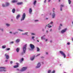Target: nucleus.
<instances>
[{
  "mask_svg": "<svg viewBox=\"0 0 73 73\" xmlns=\"http://www.w3.org/2000/svg\"><path fill=\"white\" fill-rule=\"evenodd\" d=\"M27 44H26L23 47V52H22L21 54L22 55H23V54H24L26 52V50L27 49Z\"/></svg>",
  "mask_w": 73,
  "mask_h": 73,
  "instance_id": "1",
  "label": "nucleus"
},
{
  "mask_svg": "<svg viewBox=\"0 0 73 73\" xmlns=\"http://www.w3.org/2000/svg\"><path fill=\"white\" fill-rule=\"evenodd\" d=\"M4 69H5V67H0V72H6L7 70Z\"/></svg>",
  "mask_w": 73,
  "mask_h": 73,
  "instance_id": "2",
  "label": "nucleus"
},
{
  "mask_svg": "<svg viewBox=\"0 0 73 73\" xmlns=\"http://www.w3.org/2000/svg\"><path fill=\"white\" fill-rule=\"evenodd\" d=\"M28 67H23L22 68V69L19 70L20 72H23V71H25L27 69Z\"/></svg>",
  "mask_w": 73,
  "mask_h": 73,
  "instance_id": "3",
  "label": "nucleus"
},
{
  "mask_svg": "<svg viewBox=\"0 0 73 73\" xmlns=\"http://www.w3.org/2000/svg\"><path fill=\"white\" fill-rule=\"evenodd\" d=\"M60 54H61L64 57V58H65L66 57V55L62 51H60L59 52Z\"/></svg>",
  "mask_w": 73,
  "mask_h": 73,
  "instance_id": "4",
  "label": "nucleus"
},
{
  "mask_svg": "<svg viewBox=\"0 0 73 73\" xmlns=\"http://www.w3.org/2000/svg\"><path fill=\"white\" fill-rule=\"evenodd\" d=\"M25 13H23L22 15V16L21 18V21H23V20H24V19H25Z\"/></svg>",
  "mask_w": 73,
  "mask_h": 73,
  "instance_id": "5",
  "label": "nucleus"
},
{
  "mask_svg": "<svg viewBox=\"0 0 73 73\" xmlns=\"http://www.w3.org/2000/svg\"><path fill=\"white\" fill-rule=\"evenodd\" d=\"M66 31H67V28H65L63 30H62L61 31V33H62V34H64V33H65L66 32Z\"/></svg>",
  "mask_w": 73,
  "mask_h": 73,
  "instance_id": "6",
  "label": "nucleus"
},
{
  "mask_svg": "<svg viewBox=\"0 0 73 73\" xmlns=\"http://www.w3.org/2000/svg\"><path fill=\"white\" fill-rule=\"evenodd\" d=\"M41 66V63L39 62L37 64V65L36 67V68H38L40 67Z\"/></svg>",
  "mask_w": 73,
  "mask_h": 73,
  "instance_id": "7",
  "label": "nucleus"
},
{
  "mask_svg": "<svg viewBox=\"0 0 73 73\" xmlns=\"http://www.w3.org/2000/svg\"><path fill=\"white\" fill-rule=\"evenodd\" d=\"M30 47L32 50L35 48V46H34V45L32 44H30Z\"/></svg>",
  "mask_w": 73,
  "mask_h": 73,
  "instance_id": "8",
  "label": "nucleus"
},
{
  "mask_svg": "<svg viewBox=\"0 0 73 73\" xmlns=\"http://www.w3.org/2000/svg\"><path fill=\"white\" fill-rule=\"evenodd\" d=\"M5 57L7 59H8V58H9V55H8L7 54V53L5 54Z\"/></svg>",
  "mask_w": 73,
  "mask_h": 73,
  "instance_id": "9",
  "label": "nucleus"
},
{
  "mask_svg": "<svg viewBox=\"0 0 73 73\" xmlns=\"http://www.w3.org/2000/svg\"><path fill=\"white\" fill-rule=\"evenodd\" d=\"M55 16H56V14H55V13H53L52 15V19H54Z\"/></svg>",
  "mask_w": 73,
  "mask_h": 73,
  "instance_id": "10",
  "label": "nucleus"
},
{
  "mask_svg": "<svg viewBox=\"0 0 73 73\" xmlns=\"http://www.w3.org/2000/svg\"><path fill=\"white\" fill-rule=\"evenodd\" d=\"M29 13L31 14L32 12V9L31 8H30L29 9Z\"/></svg>",
  "mask_w": 73,
  "mask_h": 73,
  "instance_id": "11",
  "label": "nucleus"
},
{
  "mask_svg": "<svg viewBox=\"0 0 73 73\" xmlns=\"http://www.w3.org/2000/svg\"><path fill=\"white\" fill-rule=\"evenodd\" d=\"M10 4H9V3L8 2H6L5 3V5L6 7H7V6H9V5Z\"/></svg>",
  "mask_w": 73,
  "mask_h": 73,
  "instance_id": "12",
  "label": "nucleus"
},
{
  "mask_svg": "<svg viewBox=\"0 0 73 73\" xmlns=\"http://www.w3.org/2000/svg\"><path fill=\"white\" fill-rule=\"evenodd\" d=\"M45 36V35H44L43 36L41 37V38L42 40H45V38L44 37Z\"/></svg>",
  "mask_w": 73,
  "mask_h": 73,
  "instance_id": "13",
  "label": "nucleus"
},
{
  "mask_svg": "<svg viewBox=\"0 0 73 73\" xmlns=\"http://www.w3.org/2000/svg\"><path fill=\"white\" fill-rule=\"evenodd\" d=\"M35 58V56H33L30 58V60L31 61H33Z\"/></svg>",
  "mask_w": 73,
  "mask_h": 73,
  "instance_id": "14",
  "label": "nucleus"
},
{
  "mask_svg": "<svg viewBox=\"0 0 73 73\" xmlns=\"http://www.w3.org/2000/svg\"><path fill=\"white\" fill-rule=\"evenodd\" d=\"M62 7H64V5H60V11H62Z\"/></svg>",
  "mask_w": 73,
  "mask_h": 73,
  "instance_id": "15",
  "label": "nucleus"
},
{
  "mask_svg": "<svg viewBox=\"0 0 73 73\" xmlns=\"http://www.w3.org/2000/svg\"><path fill=\"white\" fill-rule=\"evenodd\" d=\"M19 17H20V15H17L16 17V19H17V20H18Z\"/></svg>",
  "mask_w": 73,
  "mask_h": 73,
  "instance_id": "16",
  "label": "nucleus"
},
{
  "mask_svg": "<svg viewBox=\"0 0 73 73\" xmlns=\"http://www.w3.org/2000/svg\"><path fill=\"white\" fill-rule=\"evenodd\" d=\"M18 5H23V2H19L17 3Z\"/></svg>",
  "mask_w": 73,
  "mask_h": 73,
  "instance_id": "17",
  "label": "nucleus"
},
{
  "mask_svg": "<svg viewBox=\"0 0 73 73\" xmlns=\"http://www.w3.org/2000/svg\"><path fill=\"white\" fill-rule=\"evenodd\" d=\"M16 50L17 52L18 53V52H19V50H20V48H17Z\"/></svg>",
  "mask_w": 73,
  "mask_h": 73,
  "instance_id": "18",
  "label": "nucleus"
},
{
  "mask_svg": "<svg viewBox=\"0 0 73 73\" xmlns=\"http://www.w3.org/2000/svg\"><path fill=\"white\" fill-rule=\"evenodd\" d=\"M49 25H50V23L48 24L47 25H46V27H49V28H51V27H52V26H50Z\"/></svg>",
  "mask_w": 73,
  "mask_h": 73,
  "instance_id": "19",
  "label": "nucleus"
},
{
  "mask_svg": "<svg viewBox=\"0 0 73 73\" xmlns=\"http://www.w3.org/2000/svg\"><path fill=\"white\" fill-rule=\"evenodd\" d=\"M23 61H24V58H22L20 60V63H22V62H23Z\"/></svg>",
  "mask_w": 73,
  "mask_h": 73,
  "instance_id": "20",
  "label": "nucleus"
},
{
  "mask_svg": "<svg viewBox=\"0 0 73 73\" xmlns=\"http://www.w3.org/2000/svg\"><path fill=\"white\" fill-rule=\"evenodd\" d=\"M17 1V0H13L12 1V3H16Z\"/></svg>",
  "mask_w": 73,
  "mask_h": 73,
  "instance_id": "21",
  "label": "nucleus"
},
{
  "mask_svg": "<svg viewBox=\"0 0 73 73\" xmlns=\"http://www.w3.org/2000/svg\"><path fill=\"white\" fill-rule=\"evenodd\" d=\"M27 34H28V33L26 32L25 33H22V35H27Z\"/></svg>",
  "mask_w": 73,
  "mask_h": 73,
  "instance_id": "22",
  "label": "nucleus"
},
{
  "mask_svg": "<svg viewBox=\"0 0 73 73\" xmlns=\"http://www.w3.org/2000/svg\"><path fill=\"white\" fill-rule=\"evenodd\" d=\"M6 48V46L4 45H3L2 46V49H5V48Z\"/></svg>",
  "mask_w": 73,
  "mask_h": 73,
  "instance_id": "23",
  "label": "nucleus"
},
{
  "mask_svg": "<svg viewBox=\"0 0 73 73\" xmlns=\"http://www.w3.org/2000/svg\"><path fill=\"white\" fill-rule=\"evenodd\" d=\"M16 42H20V39H17L16 40Z\"/></svg>",
  "mask_w": 73,
  "mask_h": 73,
  "instance_id": "24",
  "label": "nucleus"
},
{
  "mask_svg": "<svg viewBox=\"0 0 73 73\" xmlns=\"http://www.w3.org/2000/svg\"><path fill=\"white\" fill-rule=\"evenodd\" d=\"M12 12L13 13H15V9H13L12 10Z\"/></svg>",
  "mask_w": 73,
  "mask_h": 73,
  "instance_id": "25",
  "label": "nucleus"
},
{
  "mask_svg": "<svg viewBox=\"0 0 73 73\" xmlns=\"http://www.w3.org/2000/svg\"><path fill=\"white\" fill-rule=\"evenodd\" d=\"M36 1H34L33 4L34 5H36Z\"/></svg>",
  "mask_w": 73,
  "mask_h": 73,
  "instance_id": "26",
  "label": "nucleus"
},
{
  "mask_svg": "<svg viewBox=\"0 0 73 73\" xmlns=\"http://www.w3.org/2000/svg\"><path fill=\"white\" fill-rule=\"evenodd\" d=\"M19 67V65H15V66H14V68H17V67Z\"/></svg>",
  "mask_w": 73,
  "mask_h": 73,
  "instance_id": "27",
  "label": "nucleus"
},
{
  "mask_svg": "<svg viewBox=\"0 0 73 73\" xmlns=\"http://www.w3.org/2000/svg\"><path fill=\"white\" fill-rule=\"evenodd\" d=\"M6 25L7 27H9L10 26V24L8 23L6 24Z\"/></svg>",
  "mask_w": 73,
  "mask_h": 73,
  "instance_id": "28",
  "label": "nucleus"
},
{
  "mask_svg": "<svg viewBox=\"0 0 73 73\" xmlns=\"http://www.w3.org/2000/svg\"><path fill=\"white\" fill-rule=\"evenodd\" d=\"M68 2L69 4H71V1L70 0H68Z\"/></svg>",
  "mask_w": 73,
  "mask_h": 73,
  "instance_id": "29",
  "label": "nucleus"
},
{
  "mask_svg": "<svg viewBox=\"0 0 73 73\" xmlns=\"http://www.w3.org/2000/svg\"><path fill=\"white\" fill-rule=\"evenodd\" d=\"M40 50V49L38 48L37 47V52H39Z\"/></svg>",
  "mask_w": 73,
  "mask_h": 73,
  "instance_id": "30",
  "label": "nucleus"
},
{
  "mask_svg": "<svg viewBox=\"0 0 73 73\" xmlns=\"http://www.w3.org/2000/svg\"><path fill=\"white\" fill-rule=\"evenodd\" d=\"M54 10H55V8H54L52 9V11L53 13H55V11H54Z\"/></svg>",
  "mask_w": 73,
  "mask_h": 73,
  "instance_id": "31",
  "label": "nucleus"
},
{
  "mask_svg": "<svg viewBox=\"0 0 73 73\" xmlns=\"http://www.w3.org/2000/svg\"><path fill=\"white\" fill-rule=\"evenodd\" d=\"M60 29H61V27L60 26H59V28H58V30H60Z\"/></svg>",
  "mask_w": 73,
  "mask_h": 73,
  "instance_id": "32",
  "label": "nucleus"
},
{
  "mask_svg": "<svg viewBox=\"0 0 73 73\" xmlns=\"http://www.w3.org/2000/svg\"><path fill=\"white\" fill-rule=\"evenodd\" d=\"M18 31H22V32H23V31H24L21 29H18Z\"/></svg>",
  "mask_w": 73,
  "mask_h": 73,
  "instance_id": "33",
  "label": "nucleus"
},
{
  "mask_svg": "<svg viewBox=\"0 0 73 73\" xmlns=\"http://www.w3.org/2000/svg\"><path fill=\"white\" fill-rule=\"evenodd\" d=\"M10 48H7L6 49V50H10Z\"/></svg>",
  "mask_w": 73,
  "mask_h": 73,
  "instance_id": "34",
  "label": "nucleus"
},
{
  "mask_svg": "<svg viewBox=\"0 0 73 73\" xmlns=\"http://www.w3.org/2000/svg\"><path fill=\"white\" fill-rule=\"evenodd\" d=\"M48 73H51V70H48Z\"/></svg>",
  "mask_w": 73,
  "mask_h": 73,
  "instance_id": "35",
  "label": "nucleus"
},
{
  "mask_svg": "<svg viewBox=\"0 0 73 73\" xmlns=\"http://www.w3.org/2000/svg\"><path fill=\"white\" fill-rule=\"evenodd\" d=\"M2 6L3 7H6V6H5V5L4 4H3Z\"/></svg>",
  "mask_w": 73,
  "mask_h": 73,
  "instance_id": "36",
  "label": "nucleus"
},
{
  "mask_svg": "<svg viewBox=\"0 0 73 73\" xmlns=\"http://www.w3.org/2000/svg\"><path fill=\"white\" fill-rule=\"evenodd\" d=\"M40 56V54H37L36 55V57H38L39 56Z\"/></svg>",
  "mask_w": 73,
  "mask_h": 73,
  "instance_id": "37",
  "label": "nucleus"
},
{
  "mask_svg": "<svg viewBox=\"0 0 73 73\" xmlns=\"http://www.w3.org/2000/svg\"><path fill=\"white\" fill-rule=\"evenodd\" d=\"M67 45H70V42H68L67 43Z\"/></svg>",
  "mask_w": 73,
  "mask_h": 73,
  "instance_id": "38",
  "label": "nucleus"
},
{
  "mask_svg": "<svg viewBox=\"0 0 73 73\" xmlns=\"http://www.w3.org/2000/svg\"><path fill=\"white\" fill-rule=\"evenodd\" d=\"M31 35H33V36H35V34L34 33H31Z\"/></svg>",
  "mask_w": 73,
  "mask_h": 73,
  "instance_id": "39",
  "label": "nucleus"
},
{
  "mask_svg": "<svg viewBox=\"0 0 73 73\" xmlns=\"http://www.w3.org/2000/svg\"><path fill=\"white\" fill-rule=\"evenodd\" d=\"M18 33V32L16 31V32H15V33H13V34L14 35H15V34H16V33Z\"/></svg>",
  "mask_w": 73,
  "mask_h": 73,
  "instance_id": "40",
  "label": "nucleus"
},
{
  "mask_svg": "<svg viewBox=\"0 0 73 73\" xmlns=\"http://www.w3.org/2000/svg\"><path fill=\"white\" fill-rule=\"evenodd\" d=\"M59 26H60V27H62V24L61 23H60Z\"/></svg>",
  "mask_w": 73,
  "mask_h": 73,
  "instance_id": "41",
  "label": "nucleus"
},
{
  "mask_svg": "<svg viewBox=\"0 0 73 73\" xmlns=\"http://www.w3.org/2000/svg\"><path fill=\"white\" fill-rule=\"evenodd\" d=\"M51 73H55V70H53Z\"/></svg>",
  "mask_w": 73,
  "mask_h": 73,
  "instance_id": "42",
  "label": "nucleus"
},
{
  "mask_svg": "<svg viewBox=\"0 0 73 73\" xmlns=\"http://www.w3.org/2000/svg\"><path fill=\"white\" fill-rule=\"evenodd\" d=\"M13 43H14V42L13 41L11 42H10V44H13Z\"/></svg>",
  "mask_w": 73,
  "mask_h": 73,
  "instance_id": "43",
  "label": "nucleus"
},
{
  "mask_svg": "<svg viewBox=\"0 0 73 73\" xmlns=\"http://www.w3.org/2000/svg\"><path fill=\"white\" fill-rule=\"evenodd\" d=\"M16 64L17 65H19V63L17 62L16 63Z\"/></svg>",
  "mask_w": 73,
  "mask_h": 73,
  "instance_id": "44",
  "label": "nucleus"
},
{
  "mask_svg": "<svg viewBox=\"0 0 73 73\" xmlns=\"http://www.w3.org/2000/svg\"><path fill=\"white\" fill-rule=\"evenodd\" d=\"M10 64H12V63H13V62L12 61H11L10 62Z\"/></svg>",
  "mask_w": 73,
  "mask_h": 73,
  "instance_id": "45",
  "label": "nucleus"
},
{
  "mask_svg": "<svg viewBox=\"0 0 73 73\" xmlns=\"http://www.w3.org/2000/svg\"><path fill=\"white\" fill-rule=\"evenodd\" d=\"M46 0H45L44 1V3H46Z\"/></svg>",
  "mask_w": 73,
  "mask_h": 73,
  "instance_id": "46",
  "label": "nucleus"
},
{
  "mask_svg": "<svg viewBox=\"0 0 73 73\" xmlns=\"http://www.w3.org/2000/svg\"><path fill=\"white\" fill-rule=\"evenodd\" d=\"M35 37L34 36H32V39H33V38H35Z\"/></svg>",
  "mask_w": 73,
  "mask_h": 73,
  "instance_id": "47",
  "label": "nucleus"
},
{
  "mask_svg": "<svg viewBox=\"0 0 73 73\" xmlns=\"http://www.w3.org/2000/svg\"><path fill=\"white\" fill-rule=\"evenodd\" d=\"M45 54H48V52H46L45 53Z\"/></svg>",
  "mask_w": 73,
  "mask_h": 73,
  "instance_id": "48",
  "label": "nucleus"
},
{
  "mask_svg": "<svg viewBox=\"0 0 73 73\" xmlns=\"http://www.w3.org/2000/svg\"><path fill=\"white\" fill-rule=\"evenodd\" d=\"M41 58H44V56H41Z\"/></svg>",
  "mask_w": 73,
  "mask_h": 73,
  "instance_id": "49",
  "label": "nucleus"
},
{
  "mask_svg": "<svg viewBox=\"0 0 73 73\" xmlns=\"http://www.w3.org/2000/svg\"><path fill=\"white\" fill-rule=\"evenodd\" d=\"M38 21V20H35V21L36 22H37V21Z\"/></svg>",
  "mask_w": 73,
  "mask_h": 73,
  "instance_id": "50",
  "label": "nucleus"
},
{
  "mask_svg": "<svg viewBox=\"0 0 73 73\" xmlns=\"http://www.w3.org/2000/svg\"><path fill=\"white\" fill-rule=\"evenodd\" d=\"M45 41H48V39H46L45 40Z\"/></svg>",
  "mask_w": 73,
  "mask_h": 73,
  "instance_id": "51",
  "label": "nucleus"
},
{
  "mask_svg": "<svg viewBox=\"0 0 73 73\" xmlns=\"http://www.w3.org/2000/svg\"><path fill=\"white\" fill-rule=\"evenodd\" d=\"M50 24H53V22H50Z\"/></svg>",
  "mask_w": 73,
  "mask_h": 73,
  "instance_id": "52",
  "label": "nucleus"
},
{
  "mask_svg": "<svg viewBox=\"0 0 73 73\" xmlns=\"http://www.w3.org/2000/svg\"><path fill=\"white\" fill-rule=\"evenodd\" d=\"M5 62H8V60H5Z\"/></svg>",
  "mask_w": 73,
  "mask_h": 73,
  "instance_id": "53",
  "label": "nucleus"
},
{
  "mask_svg": "<svg viewBox=\"0 0 73 73\" xmlns=\"http://www.w3.org/2000/svg\"><path fill=\"white\" fill-rule=\"evenodd\" d=\"M46 33H48V31H46Z\"/></svg>",
  "mask_w": 73,
  "mask_h": 73,
  "instance_id": "54",
  "label": "nucleus"
},
{
  "mask_svg": "<svg viewBox=\"0 0 73 73\" xmlns=\"http://www.w3.org/2000/svg\"><path fill=\"white\" fill-rule=\"evenodd\" d=\"M51 1V0H48V2H50V1Z\"/></svg>",
  "mask_w": 73,
  "mask_h": 73,
  "instance_id": "55",
  "label": "nucleus"
},
{
  "mask_svg": "<svg viewBox=\"0 0 73 73\" xmlns=\"http://www.w3.org/2000/svg\"><path fill=\"white\" fill-rule=\"evenodd\" d=\"M10 33H11V34H12V33L11 32H9Z\"/></svg>",
  "mask_w": 73,
  "mask_h": 73,
  "instance_id": "56",
  "label": "nucleus"
},
{
  "mask_svg": "<svg viewBox=\"0 0 73 73\" xmlns=\"http://www.w3.org/2000/svg\"><path fill=\"white\" fill-rule=\"evenodd\" d=\"M42 31H44V29H42Z\"/></svg>",
  "mask_w": 73,
  "mask_h": 73,
  "instance_id": "57",
  "label": "nucleus"
},
{
  "mask_svg": "<svg viewBox=\"0 0 73 73\" xmlns=\"http://www.w3.org/2000/svg\"><path fill=\"white\" fill-rule=\"evenodd\" d=\"M46 20H48V18H46Z\"/></svg>",
  "mask_w": 73,
  "mask_h": 73,
  "instance_id": "58",
  "label": "nucleus"
},
{
  "mask_svg": "<svg viewBox=\"0 0 73 73\" xmlns=\"http://www.w3.org/2000/svg\"><path fill=\"white\" fill-rule=\"evenodd\" d=\"M1 30L2 31H3V29H1Z\"/></svg>",
  "mask_w": 73,
  "mask_h": 73,
  "instance_id": "59",
  "label": "nucleus"
},
{
  "mask_svg": "<svg viewBox=\"0 0 73 73\" xmlns=\"http://www.w3.org/2000/svg\"><path fill=\"white\" fill-rule=\"evenodd\" d=\"M72 41H73V38H72Z\"/></svg>",
  "mask_w": 73,
  "mask_h": 73,
  "instance_id": "60",
  "label": "nucleus"
},
{
  "mask_svg": "<svg viewBox=\"0 0 73 73\" xmlns=\"http://www.w3.org/2000/svg\"><path fill=\"white\" fill-rule=\"evenodd\" d=\"M52 42V40H50V42Z\"/></svg>",
  "mask_w": 73,
  "mask_h": 73,
  "instance_id": "61",
  "label": "nucleus"
},
{
  "mask_svg": "<svg viewBox=\"0 0 73 73\" xmlns=\"http://www.w3.org/2000/svg\"><path fill=\"white\" fill-rule=\"evenodd\" d=\"M72 24L73 25V21H72Z\"/></svg>",
  "mask_w": 73,
  "mask_h": 73,
  "instance_id": "62",
  "label": "nucleus"
},
{
  "mask_svg": "<svg viewBox=\"0 0 73 73\" xmlns=\"http://www.w3.org/2000/svg\"><path fill=\"white\" fill-rule=\"evenodd\" d=\"M51 14H52V13H50V15H51Z\"/></svg>",
  "mask_w": 73,
  "mask_h": 73,
  "instance_id": "63",
  "label": "nucleus"
},
{
  "mask_svg": "<svg viewBox=\"0 0 73 73\" xmlns=\"http://www.w3.org/2000/svg\"><path fill=\"white\" fill-rule=\"evenodd\" d=\"M59 2H60V0H58Z\"/></svg>",
  "mask_w": 73,
  "mask_h": 73,
  "instance_id": "64",
  "label": "nucleus"
}]
</instances>
